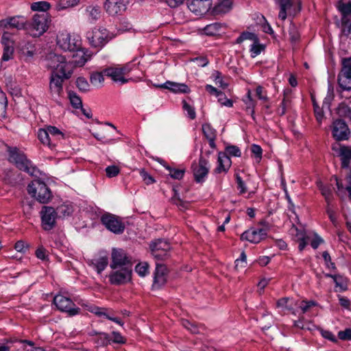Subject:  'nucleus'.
Instances as JSON below:
<instances>
[{"instance_id":"obj_34","label":"nucleus","mask_w":351,"mask_h":351,"mask_svg":"<svg viewBox=\"0 0 351 351\" xmlns=\"http://www.w3.org/2000/svg\"><path fill=\"white\" fill-rule=\"evenodd\" d=\"M277 3L280 7L278 17L284 21L287 18V11H289L293 5V0H277Z\"/></svg>"},{"instance_id":"obj_5","label":"nucleus","mask_w":351,"mask_h":351,"mask_svg":"<svg viewBox=\"0 0 351 351\" xmlns=\"http://www.w3.org/2000/svg\"><path fill=\"white\" fill-rule=\"evenodd\" d=\"M38 138L43 145L54 147L58 141L64 138V134L58 128L48 125L38 130Z\"/></svg>"},{"instance_id":"obj_15","label":"nucleus","mask_w":351,"mask_h":351,"mask_svg":"<svg viewBox=\"0 0 351 351\" xmlns=\"http://www.w3.org/2000/svg\"><path fill=\"white\" fill-rule=\"evenodd\" d=\"M192 169L195 180L197 182H203L208 173L210 165L206 158L200 157L197 163L193 164Z\"/></svg>"},{"instance_id":"obj_63","label":"nucleus","mask_w":351,"mask_h":351,"mask_svg":"<svg viewBox=\"0 0 351 351\" xmlns=\"http://www.w3.org/2000/svg\"><path fill=\"white\" fill-rule=\"evenodd\" d=\"M338 337L343 341L351 340V328H346L344 330L339 331Z\"/></svg>"},{"instance_id":"obj_49","label":"nucleus","mask_w":351,"mask_h":351,"mask_svg":"<svg viewBox=\"0 0 351 351\" xmlns=\"http://www.w3.org/2000/svg\"><path fill=\"white\" fill-rule=\"evenodd\" d=\"M14 47H3V53L1 57V62H7L13 58Z\"/></svg>"},{"instance_id":"obj_54","label":"nucleus","mask_w":351,"mask_h":351,"mask_svg":"<svg viewBox=\"0 0 351 351\" xmlns=\"http://www.w3.org/2000/svg\"><path fill=\"white\" fill-rule=\"evenodd\" d=\"M338 9L343 15H351V1L339 3Z\"/></svg>"},{"instance_id":"obj_20","label":"nucleus","mask_w":351,"mask_h":351,"mask_svg":"<svg viewBox=\"0 0 351 351\" xmlns=\"http://www.w3.org/2000/svg\"><path fill=\"white\" fill-rule=\"evenodd\" d=\"M267 235V231L264 228H252L245 231L241 235L242 241H247L252 243H258Z\"/></svg>"},{"instance_id":"obj_24","label":"nucleus","mask_w":351,"mask_h":351,"mask_svg":"<svg viewBox=\"0 0 351 351\" xmlns=\"http://www.w3.org/2000/svg\"><path fill=\"white\" fill-rule=\"evenodd\" d=\"M84 15L90 23H95L101 18V7L96 4L87 5L84 10Z\"/></svg>"},{"instance_id":"obj_57","label":"nucleus","mask_w":351,"mask_h":351,"mask_svg":"<svg viewBox=\"0 0 351 351\" xmlns=\"http://www.w3.org/2000/svg\"><path fill=\"white\" fill-rule=\"evenodd\" d=\"M111 339L108 334L106 332H99L97 339V343L101 346L110 343Z\"/></svg>"},{"instance_id":"obj_17","label":"nucleus","mask_w":351,"mask_h":351,"mask_svg":"<svg viewBox=\"0 0 351 351\" xmlns=\"http://www.w3.org/2000/svg\"><path fill=\"white\" fill-rule=\"evenodd\" d=\"M128 0H106L104 10L110 16L121 15L127 8Z\"/></svg>"},{"instance_id":"obj_48","label":"nucleus","mask_w":351,"mask_h":351,"mask_svg":"<svg viewBox=\"0 0 351 351\" xmlns=\"http://www.w3.org/2000/svg\"><path fill=\"white\" fill-rule=\"evenodd\" d=\"M334 282L335 283V287L339 288V291H344L347 290L348 286L345 279L339 275H337L334 278Z\"/></svg>"},{"instance_id":"obj_36","label":"nucleus","mask_w":351,"mask_h":351,"mask_svg":"<svg viewBox=\"0 0 351 351\" xmlns=\"http://www.w3.org/2000/svg\"><path fill=\"white\" fill-rule=\"evenodd\" d=\"M75 51L76 53L73 55L74 60L73 63L75 64V66H82L88 61V56L80 49H77V51Z\"/></svg>"},{"instance_id":"obj_64","label":"nucleus","mask_w":351,"mask_h":351,"mask_svg":"<svg viewBox=\"0 0 351 351\" xmlns=\"http://www.w3.org/2000/svg\"><path fill=\"white\" fill-rule=\"evenodd\" d=\"M140 175L147 184H151L155 182L154 179L145 169L140 170Z\"/></svg>"},{"instance_id":"obj_60","label":"nucleus","mask_w":351,"mask_h":351,"mask_svg":"<svg viewBox=\"0 0 351 351\" xmlns=\"http://www.w3.org/2000/svg\"><path fill=\"white\" fill-rule=\"evenodd\" d=\"M319 332L321 335L326 339H328L332 342L336 343L337 342V339L335 336V335L330 330L319 329Z\"/></svg>"},{"instance_id":"obj_59","label":"nucleus","mask_w":351,"mask_h":351,"mask_svg":"<svg viewBox=\"0 0 351 351\" xmlns=\"http://www.w3.org/2000/svg\"><path fill=\"white\" fill-rule=\"evenodd\" d=\"M244 103L246 105V111L249 112L252 118L254 119V107L256 106V102L253 99H243Z\"/></svg>"},{"instance_id":"obj_22","label":"nucleus","mask_w":351,"mask_h":351,"mask_svg":"<svg viewBox=\"0 0 351 351\" xmlns=\"http://www.w3.org/2000/svg\"><path fill=\"white\" fill-rule=\"evenodd\" d=\"M167 267L162 264L156 263L154 274V282L152 287L154 289H160L167 282Z\"/></svg>"},{"instance_id":"obj_18","label":"nucleus","mask_w":351,"mask_h":351,"mask_svg":"<svg viewBox=\"0 0 351 351\" xmlns=\"http://www.w3.org/2000/svg\"><path fill=\"white\" fill-rule=\"evenodd\" d=\"M40 216L44 230H50L55 226L57 213L53 207L43 206L40 211Z\"/></svg>"},{"instance_id":"obj_19","label":"nucleus","mask_w":351,"mask_h":351,"mask_svg":"<svg viewBox=\"0 0 351 351\" xmlns=\"http://www.w3.org/2000/svg\"><path fill=\"white\" fill-rule=\"evenodd\" d=\"M332 134L337 141L347 140L350 134L348 125L342 119H337L333 122Z\"/></svg>"},{"instance_id":"obj_41","label":"nucleus","mask_w":351,"mask_h":351,"mask_svg":"<svg viewBox=\"0 0 351 351\" xmlns=\"http://www.w3.org/2000/svg\"><path fill=\"white\" fill-rule=\"evenodd\" d=\"M80 0H59L56 3V10H62L76 5Z\"/></svg>"},{"instance_id":"obj_62","label":"nucleus","mask_w":351,"mask_h":351,"mask_svg":"<svg viewBox=\"0 0 351 351\" xmlns=\"http://www.w3.org/2000/svg\"><path fill=\"white\" fill-rule=\"evenodd\" d=\"M313 106L316 119L319 123H321L324 117L322 108H319V106L315 103L313 104Z\"/></svg>"},{"instance_id":"obj_53","label":"nucleus","mask_w":351,"mask_h":351,"mask_svg":"<svg viewBox=\"0 0 351 351\" xmlns=\"http://www.w3.org/2000/svg\"><path fill=\"white\" fill-rule=\"evenodd\" d=\"M167 169L169 171V176L173 179L180 180L184 176V169H172L169 167H167Z\"/></svg>"},{"instance_id":"obj_11","label":"nucleus","mask_w":351,"mask_h":351,"mask_svg":"<svg viewBox=\"0 0 351 351\" xmlns=\"http://www.w3.org/2000/svg\"><path fill=\"white\" fill-rule=\"evenodd\" d=\"M338 84L343 90H351V57L342 60V69L338 75Z\"/></svg>"},{"instance_id":"obj_61","label":"nucleus","mask_w":351,"mask_h":351,"mask_svg":"<svg viewBox=\"0 0 351 351\" xmlns=\"http://www.w3.org/2000/svg\"><path fill=\"white\" fill-rule=\"evenodd\" d=\"M215 82L217 85L225 89L228 86V83L225 82L221 75V73L216 71L214 74Z\"/></svg>"},{"instance_id":"obj_50","label":"nucleus","mask_w":351,"mask_h":351,"mask_svg":"<svg viewBox=\"0 0 351 351\" xmlns=\"http://www.w3.org/2000/svg\"><path fill=\"white\" fill-rule=\"evenodd\" d=\"M1 43L3 47L13 46L14 41L12 38V33L4 31L1 36Z\"/></svg>"},{"instance_id":"obj_44","label":"nucleus","mask_w":351,"mask_h":351,"mask_svg":"<svg viewBox=\"0 0 351 351\" xmlns=\"http://www.w3.org/2000/svg\"><path fill=\"white\" fill-rule=\"evenodd\" d=\"M6 86L12 95L14 97H20L21 95V89L16 82L10 80L6 83Z\"/></svg>"},{"instance_id":"obj_28","label":"nucleus","mask_w":351,"mask_h":351,"mask_svg":"<svg viewBox=\"0 0 351 351\" xmlns=\"http://www.w3.org/2000/svg\"><path fill=\"white\" fill-rule=\"evenodd\" d=\"M104 74L112 78L116 82H119L121 84L128 82V80L124 77L123 71L120 67H109L104 70Z\"/></svg>"},{"instance_id":"obj_32","label":"nucleus","mask_w":351,"mask_h":351,"mask_svg":"<svg viewBox=\"0 0 351 351\" xmlns=\"http://www.w3.org/2000/svg\"><path fill=\"white\" fill-rule=\"evenodd\" d=\"M108 259L106 256H100L93 258L89 261V265L92 266L98 274H101L108 266Z\"/></svg>"},{"instance_id":"obj_2","label":"nucleus","mask_w":351,"mask_h":351,"mask_svg":"<svg viewBox=\"0 0 351 351\" xmlns=\"http://www.w3.org/2000/svg\"><path fill=\"white\" fill-rule=\"evenodd\" d=\"M9 160L16 165V167L31 176H36L38 171L26 156L16 147H9Z\"/></svg>"},{"instance_id":"obj_45","label":"nucleus","mask_w":351,"mask_h":351,"mask_svg":"<svg viewBox=\"0 0 351 351\" xmlns=\"http://www.w3.org/2000/svg\"><path fill=\"white\" fill-rule=\"evenodd\" d=\"M76 86L81 92H87L90 90V85L84 77H78L75 82Z\"/></svg>"},{"instance_id":"obj_33","label":"nucleus","mask_w":351,"mask_h":351,"mask_svg":"<svg viewBox=\"0 0 351 351\" xmlns=\"http://www.w3.org/2000/svg\"><path fill=\"white\" fill-rule=\"evenodd\" d=\"M206 90L210 94L216 95V97H218L219 102L221 103L222 106H226V107H232L233 105V103L232 100L229 99H226V101H222V98L220 97L221 96H224V93H223L221 91L217 90L215 87L213 86L212 85L207 84L205 86Z\"/></svg>"},{"instance_id":"obj_14","label":"nucleus","mask_w":351,"mask_h":351,"mask_svg":"<svg viewBox=\"0 0 351 351\" xmlns=\"http://www.w3.org/2000/svg\"><path fill=\"white\" fill-rule=\"evenodd\" d=\"M131 267H123L110 273L109 275V280L112 285H120L129 282L131 280Z\"/></svg>"},{"instance_id":"obj_31","label":"nucleus","mask_w":351,"mask_h":351,"mask_svg":"<svg viewBox=\"0 0 351 351\" xmlns=\"http://www.w3.org/2000/svg\"><path fill=\"white\" fill-rule=\"evenodd\" d=\"M232 5L231 0H221L218 1L212 9V14H221L229 12Z\"/></svg>"},{"instance_id":"obj_4","label":"nucleus","mask_w":351,"mask_h":351,"mask_svg":"<svg viewBox=\"0 0 351 351\" xmlns=\"http://www.w3.org/2000/svg\"><path fill=\"white\" fill-rule=\"evenodd\" d=\"M27 192L41 204L48 203L52 197L47 184L40 180H34L29 183L27 186Z\"/></svg>"},{"instance_id":"obj_13","label":"nucleus","mask_w":351,"mask_h":351,"mask_svg":"<svg viewBox=\"0 0 351 351\" xmlns=\"http://www.w3.org/2000/svg\"><path fill=\"white\" fill-rule=\"evenodd\" d=\"M64 75L51 72L49 81V92L52 97L57 99L63 93V82L67 80Z\"/></svg>"},{"instance_id":"obj_38","label":"nucleus","mask_w":351,"mask_h":351,"mask_svg":"<svg viewBox=\"0 0 351 351\" xmlns=\"http://www.w3.org/2000/svg\"><path fill=\"white\" fill-rule=\"evenodd\" d=\"M19 342L23 344V351H45L42 347L35 346L33 341L29 340H19Z\"/></svg>"},{"instance_id":"obj_35","label":"nucleus","mask_w":351,"mask_h":351,"mask_svg":"<svg viewBox=\"0 0 351 351\" xmlns=\"http://www.w3.org/2000/svg\"><path fill=\"white\" fill-rule=\"evenodd\" d=\"M337 113L340 117L351 121V104L341 103L337 108Z\"/></svg>"},{"instance_id":"obj_51","label":"nucleus","mask_w":351,"mask_h":351,"mask_svg":"<svg viewBox=\"0 0 351 351\" xmlns=\"http://www.w3.org/2000/svg\"><path fill=\"white\" fill-rule=\"evenodd\" d=\"M226 153L228 156L239 157L241 155L240 149L235 145H229L226 147Z\"/></svg>"},{"instance_id":"obj_23","label":"nucleus","mask_w":351,"mask_h":351,"mask_svg":"<svg viewBox=\"0 0 351 351\" xmlns=\"http://www.w3.org/2000/svg\"><path fill=\"white\" fill-rule=\"evenodd\" d=\"M112 263L110 267L117 269L118 267H128L127 263L129 262L126 254L121 249H114L112 252Z\"/></svg>"},{"instance_id":"obj_40","label":"nucleus","mask_w":351,"mask_h":351,"mask_svg":"<svg viewBox=\"0 0 351 351\" xmlns=\"http://www.w3.org/2000/svg\"><path fill=\"white\" fill-rule=\"evenodd\" d=\"M265 49V46L259 43V39L253 42L250 46V52L252 58L258 56Z\"/></svg>"},{"instance_id":"obj_37","label":"nucleus","mask_w":351,"mask_h":351,"mask_svg":"<svg viewBox=\"0 0 351 351\" xmlns=\"http://www.w3.org/2000/svg\"><path fill=\"white\" fill-rule=\"evenodd\" d=\"M68 97L69 99L71 106L75 108H82V101L81 98L77 94L73 91H69L68 93Z\"/></svg>"},{"instance_id":"obj_52","label":"nucleus","mask_w":351,"mask_h":351,"mask_svg":"<svg viewBox=\"0 0 351 351\" xmlns=\"http://www.w3.org/2000/svg\"><path fill=\"white\" fill-rule=\"evenodd\" d=\"M149 269V265L147 263H138L136 267L135 271L136 272L142 277H144L147 275L148 273Z\"/></svg>"},{"instance_id":"obj_8","label":"nucleus","mask_w":351,"mask_h":351,"mask_svg":"<svg viewBox=\"0 0 351 351\" xmlns=\"http://www.w3.org/2000/svg\"><path fill=\"white\" fill-rule=\"evenodd\" d=\"M152 256L158 261H162L169 256L170 243L164 239H156L149 244Z\"/></svg>"},{"instance_id":"obj_39","label":"nucleus","mask_w":351,"mask_h":351,"mask_svg":"<svg viewBox=\"0 0 351 351\" xmlns=\"http://www.w3.org/2000/svg\"><path fill=\"white\" fill-rule=\"evenodd\" d=\"M50 7V3L44 1L34 2L31 5V9L33 11L41 12V13L46 12Z\"/></svg>"},{"instance_id":"obj_9","label":"nucleus","mask_w":351,"mask_h":351,"mask_svg":"<svg viewBox=\"0 0 351 351\" xmlns=\"http://www.w3.org/2000/svg\"><path fill=\"white\" fill-rule=\"evenodd\" d=\"M53 304L60 311L66 313L70 316L80 313V309L77 307L71 298L61 294L56 295L53 298Z\"/></svg>"},{"instance_id":"obj_29","label":"nucleus","mask_w":351,"mask_h":351,"mask_svg":"<svg viewBox=\"0 0 351 351\" xmlns=\"http://www.w3.org/2000/svg\"><path fill=\"white\" fill-rule=\"evenodd\" d=\"M316 184L322 195L324 197L326 203L331 204L333 198L332 184H324L320 180H317Z\"/></svg>"},{"instance_id":"obj_46","label":"nucleus","mask_w":351,"mask_h":351,"mask_svg":"<svg viewBox=\"0 0 351 351\" xmlns=\"http://www.w3.org/2000/svg\"><path fill=\"white\" fill-rule=\"evenodd\" d=\"M326 212L330 221L332 222V223L334 226H337V215H336V211H335L332 203L327 204Z\"/></svg>"},{"instance_id":"obj_10","label":"nucleus","mask_w":351,"mask_h":351,"mask_svg":"<svg viewBox=\"0 0 351 351\" xmlns=\"http://www.w3.org/2000/svg\"><path fill=\"white\" fill-rule=\"evenodd\" d=\"M101 222L106 229L114 234H120L124 232V223L114 215L110 213L103 215L101 217Z\"/></svg>"},{"instance_id":"obj_16","label":"nucleus","mask_w":351,"mask_h":351,"mask_svg":"<svg viewBox=\"0 0 351 351\" xmlns=\"http://www.w3.org/2000/svg\"><path fill=\"white\" fill-rule=\"evenodd\" d=\"M212 4V0H189L187 6L196 16H202L211 9Z\"/></svg>"},{"instance_id":"obj_58","label":"nucleus","mask_w":351,"mask_h":351,"mask_svg":"<svg viewBox=\"0 0 351 351\" xmlns=\"http://www.w3.org/2000/svg\"><path fill=\"white\" fill-rule=\"evenodd\" d=\"M183 109L187 112L188 117L191 119H194L196 117L195 108L189 104L186 101H183Z\"/></svg>"},{"instance_id":"obj_25","label":"nucleus","mask_w":351,"mask_h":351,"mask_svg":"<svg viewBox=\"0 0 351 351\" xmlns=\"http://www.w3.org/2000/svg\"><path fill=\"white\" fill-rule=\"evenodd\" d=\"M19 50L21 58L26 61H29L33 58L36 53V47L32 43L23 42L20 43Z\"/></svg>"},{"instance_id":"obj_7","label":"nucleus","mask_w":351,"mask_h":351,"mask_svg":"<svg viewBox=\"0 0 351 351\" xmlns=\"http://www.w3.org/2000/svg\"><path fill=\"white\" fill-rule=\"evenodd\" d=\"M57 45L64 51H75L81 49V40L77 36L63 32L57 36Z\"/></svg>"},{"instance_id":"obj_12","label":"nucleus","mask_w":351,"mask_h":351,"mask_svg":"<svg viewBox=\"0 0 351 351\" xmlns=\"http://www.w3.org/2000/svg\"><path fill=\"white\" fill-rule=\"evenodd\" d=\"M10 29H26L27 31V21L22 16H15L0 21V30Z\"/></svg>"},{"instance_id":"obj_1","label":"nucleus","mask_w":351,"mask_h":351,"mask_svg":"<svg viewBox=\"0 0 351 351\" xmlns=\"http://www.w3.org/2000/svg\"><path fill=\"white\" fill-rule=\"evenodd\" d=\"M114 37V34L104 27H95L86 33L90 46L97 50L101 49Z\"/></svg>"},{"instance_id":"obj_6","label":"nucleus","mask_w":351,"mask_h":351,"mask_svg":"<svg viewBox=\"0 0 351 351\" xmlns=\"http://www.w3.org/2000/svg\"><path fill=\"white\" fill-rule=\"evenodd\" d=\"M47 65L52 69L51 72H57L64 75L66 78H70L72 75V66L63 56L51 54Z\"/></svg>"},{"instance_id":"obj_21","label":"nucleus","mask_w":351,"mask_h":351,"mask_svg":"<svg viewBox=\"0 0 351 351\" xmlns=\"http://www.w3.org/2000/svg\"><path fill=\"white\" fill-rule=\"evenodd\" d=\"M332 150L340 158L341 167L348 168L351 160V146L337 144L332 146Z\"/></svg>"},{"instance_id":"obj_43","label":"nucleus","mask_w":351,"mask_h":351,"mask_svg":"<svg viewBox=\"0 0 351 351\" xmlns=\"http://www.w3.org/2000/svg\"><path fill=\"white\" fill-rule=\"evenodd\" d=\"M258 39V36L252 32H243L237 38L236 43L240 44L245 40H250L253 42L256 41Z\"/></svg>"},{"instance_id":"obj_47","label":"nucleus","mask_w":351,"mask_h":351,"mask_svg":"<svg viewBox=\"0 0 351 351\" xmlns=\"http://www.w3.org/2000/svg\"><path fill=\"white\" fill-rule=\"evenodd\" d=\"M90 80L91 84H93L94 86H98L101 85V84L103 83V82L104 80V72L103 73L96 72V73H93L90 75Z\"/></svg>"},{"instance_id":"obj_30","label":"nucleus","mask_w":351,"mask_h":351,"mask_svg":"<svg viewBox=\"0 0 351 351\" xmlns=\"http://www.w3.org/2000/svg\"><path fill=\"white\" fill-rule=\"evenodd\" d=\"M202 132L205 137L208 139L210 147L211 148H215L216 130L210 123H204L202 125Z\"/></svg>"},{"instance_id":"obj_42","label":"nucleus","mask_w":351,"mask_h":351,"mask_svg":"<svg viewBox=\"0 0 351 351\" xmlns=\"http://www.w3.org/2000/svg\"><path fill=\"white\" fill-rule=\"evenodd\" d=\"M221 25L219 23H214L206 25L204 28V32L206 35L213 36L219 32Z\"/></svg>"},{"instance_id":"obj_26","label":"nucleus","mask_w":351,"mask_h":351,"mask_svg":"<svg viewBox=\"0 0 351 351\" xmlns=\"http://www.w3.org/2000/svg\"><path fill=\"white\" fill-rule=\"evenodd\" d=\"M157 86L168 89L174 93H188L190 92V88L184 83L167 81L164 84L158 85Z\"/></svg>"},{"instance_id":"obj_55","label":"nucleus","mask_w":351,"mask_h":351,"mask_svg":"<svg viewBox=\"0 0 351 351\" xmlns=\"http://www.w3.org/2000/svg\"><path fill=\"white\" fill-rule=\"evenodd\" d=\"M317 305V302L313 300L305 301L303 300L300 304L299 308L301 309L302 313H306L311 307L315 306Z\"/></svg>"},{"instance_id":"obj_3","label":"nucleus","mask_w":351,"mask_h":351,"mask_svg":"<svg viewBox=\"0 0 351 351\" xmlns=\"http://www.w3.org/2000/svg\"><path fill=\"white\" fill-rule=\"evenodd\" d=\"M50 19L48 13L42 12L35 14L32 21L27 23V32L33 37H39L43 35L49 28Z\"/></svg>"},{"instance_id":"obj_27","label":"nucleus","mask_w":351,"mask_h":351,"mask_svg":"<svg viewBox=\"0 0 351 351\" xmlns=\"http://www.w3.org/2000/svg\"><path fill=\"white\" fill-rule=\"evenodd\" d=\"M230 157L224 152H219L217 158V167L215 171L217 173H226L231 166Z\"/></svg>"},{"instance_id":"obj_56","label":"nucleus","mask_w":351,"mask_h":351,"mask_svg":"<svg viewBox=\"0 0 351 351\" xmlns=\"http://www.w3.org/2000/svg\"><path fill=\"white\" fill-rule=\"evenodd\" d=\"M105 171L108 178H114L120 173V169L116 165L108 166Z\"/></svg>"}]
</instances>
